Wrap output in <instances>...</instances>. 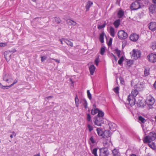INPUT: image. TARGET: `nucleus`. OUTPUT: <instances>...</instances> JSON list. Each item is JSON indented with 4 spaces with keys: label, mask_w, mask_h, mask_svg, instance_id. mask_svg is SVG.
Returning <instances> with one entry per match:
<instances>
[{
    "label": "nucleus",
    "mask_w": 156,
    "mask_h": 156,
    "mask_svg": "<svg viewBox=\"0 0 156 156\" xmlns=\"http://www.w3.org/2000/svg\"><path fill=\"white\" fill-rule=\"evenodd\" d=\"M156 139V131L150 132L149 135L145 137L143 139L144 143L148 144L151 148H154L155 141Z\"/></svg>",
    "instance_id": "1"
},
{
    "label": "nucleus",
    "mask_w": 156,
    "mask_h": 156,
    "mask_svg": "<svg viewBox=\"0 0 156 156\" xmlns=\"http://www.w3.org/2000/svg\"><path fill=\"white\" fill-rule=\"evenodd\" d=\"M136 89H133L131 92L128 96L127 101L130 106L132 107L135 104L136 99L135 98L136 96Z\"/></svg>",
    "instance_id": "2"
},
{
    "label": "nucleus",
    "mask_w": 156,
    "mask_h": 156,
    "mask_svg": "<svg viewBox=\"0 0 156 156\" xmlns=\"http://www.w3.org/2000/svg\"><path fill=\"white\" fill-rule=\"evenodd\" d=\"M155 99L151 97H148L145 101V103L148 106L149 109L153 108V105L155 102Z\"/></svg>",
    "instance_id": "3"
},
{
    "label": "nucleus",
    "mask_w": 156,
    "mask_h": 156,
    "mask_svg": "<svg viewBox=\"0 0 156 156\" xmlns=\"http://www.w3.org/2000/svg\"><path fill=\"white\" fill-rule=\"evenodd\" d=\"M94 121V124L95 125L98 126H101L102 124L104 123V118L103 117H95Z\"/></svg>",
    "instance_id": "4"
},
{
    "label": "nucleus",
    "mask_w": 156,
    "mask_h": 156,
    "mask_svg": "<svg viewBox=\"0 0 156 156\" xmlns=\"http://www.w3.org/2000/svg\"><path fill=\"white\" fill-rule=\"evenodd\" d=\"M99 156H108L109 152L108 148L102 147L99 149Z\"/></svg>",
    "instance_id": "5"
},
{
    "label": "nucleus",
    "mask_w": 156,
    "mask_h": 156,
    "mask_svg": "<svg viewBox=\"0 0 156 156\" xmlns=\"http://www.w3.org/2000/svg\"><path fill=\"white\" fill-rule=\"evenodd\" d=\"M118 37L120 39H125L128 37L127 34L125 32L124 30H120L118 33Z\"/></svg>",
    "instance_id": "6"
},
{
    "label": "nucleus",
    "mask_w": 156,
    "mask_h": 156,
    "mask_svg": "<svg viewBox=\"0 0 156 156\" xmlns=\"http://www.w3.org/2000/svg\"><path fill=\"white\" fill-rule=\"evenodd\" d=\"M147 58L150 62L154 63L156 62V54L150 53L147 56Z\"/></svg>",
    "instance_id": "7"
},
{
    "label": "nucleus",
    "mask_w": 156,
    "mask_h": 156,
    "mask_svg": "<svg viewBox=\"0 0 156 156\" xmlns=\"http://www.w3.org/2000/svg\"><path fill=\"white\" fill-rule=\"evenodd\" d=\"M145 105V100L142 97H139L137 101V107L144 108Z\"/></svg>",
    "instance_id": "8"
},
{
    "label": "nucleus",
    "mask_w": 156,
    "mask_h": 156,
    "mask_svg": "<svg viewBox=\"0 0 156 156\" xmlns=\"http://www.w3.org/2000/svg\"><path fill=\"white\" fill-rule=\"evenodd\" d=\"M149 29L152 31H154L156 30V22H152L148 24Z\"/></svg>",
    "instance_id": "9"
},
{
    "label": "nucleus",
    "mask_w": 156,
    "mask_h": 156,
    "mask_svg": "<svg viewBox=\"0 0 156 156\" xmlns=\"http://www.w3.org/2000/svg\"><path fill=\"white\" fill-rule=\"evenodd\" d=\"M109 129L110 131H114L116 129V125L113 122H109L108 123Z\"/></svg>",
    "instance_id": "10"
},
{
    "label": "nucleus",
    "mask_w": 156,
    "mask_h": 156,
    "mask_svg": "<svg viewBox=\"0 0 156 156\" xmlns=\"http://www.w3.org/2000/svg\"><path fill=\"white\" fill-rule=\"evenodd\" d=\"M149 10L151 13H155L156 12V6L152 4L149 7Z\"/></svg>",
    "instance_id": "11"
},
{
    "label": "nucleus",
    "mask_w": 156,
    "mask_h": 156,
    "mask_svg": "<svg viewBox=\"0 0 156 156\" xmlns=\"http://www.w3.org/2000/svg\"><path fill=\"white\" fill-rule=\"evenodd\" d=\"M93 4L92 2L90 1H88L87 3V4L85 6V8L86 9V11H88L91 6Z\"/></svg>",
    "instance_id": "12"
},
{
    "label": "nucleus",
    "mask_w": 156,
    "mask_h": 156,
    "mask_svg": "<svg viewBox=\"0 0 156 156\" xmlns=\"http://www.w3.org/2000/svg\"><path fill=\"white\" fill-rule=\"evenodd\" d=\"M11 55L9 54L8 51H6L4 53V57L7 62H8L10 58Z\"/></svg>",
    "instance_id": "13"
},
{
    "label": "nucleus",
    "mask_w": 156,
    "mask_h": 156,
    "mask_svg": "<svg viewBox=\"0 0 156 156\" xmlns=\"http://www.w3.org/2000/svg\"><path fill=\"white\" fill-rule=\"evenodd\" d=\"M95 68L94 65H92L89 67V69L90 74L91 75H93L95 71Z\"/></svg>",
    "instance_id": "14"
},
{
    "label": "nucleus",
    "mask_w": 156,
    "mask_h": 156,
    "mask_svg": "<svg viewBox=\"0 0 156 156\" xmlns=\"http://www.w3.org/2000/svg\"><path fill=\"white\" fill-rule=\"evenodd\" d=\"M113 156H120V154L118 149L115 148L112 151Z\"/></svg>",
    "instance_id": "15"
},
{
    "label": "nucleus",
    "mask_w": 156,
    "mask_h": 156,
    "mask_svg": "<svg viewBox=\"0 0 156 156\" xmlns=\"http://www.w3.org/2000/svg\"><path fill=\"white\" fill-rule=\"evenodd\" d=\"M111 135V134L110 133V130H105L104 131L103 138H108Z\"/></svg>",
    "instance_id": "16"
},
{
    "label": "nucleus",
    "mask_w": 156,
    "mask_h": 156,
    "mask_svg": "<svg viewBox=\"0 0 156 156\" xmlns=\"http://www.w3.org/2000/svg\"><path fill=\"white\" fill-rule=\"evenodd\" d=\"M96 130L98 135L99 136H102L103 138L104 132L100 128H97Z\"/></svg>",
    "instance_id": "17"
},
{
    "label": "nucleus",
    "mask_w": 156,
    "mask_h": 156,
    "mask_svg": "<svg viewBox=\"0 0 156 156\" xmlns=\"http://www.w3.org/2000/svg\"><path fill=\"white\" fill-rule=\"evenodd\" d=\"M144 87V85L143 83L139 82L137 84V88L139 91L142 90Z\"/></svg>",
    "instance_id": "18"
},
{
    "label": "nucleus",
    "mask_w": 156,
    "mask_h": 156,
    "mask_svg": "<svg viewBox=\"0 0 156 156\" xmlns=\"http://www.w3.org/2000/svg\"><path fill=\"white\" fill-rule=\"evenodd\" d=\"M136 2H133L130 6V8L131 10H136Z\"/></svg>",
    "instance_id": "19"
},
{
    "label": "nucleus",
    "mask_w": 156,
    "mask_h": 156,
    "mask_svg": "<svg viewBox=\"0 0 156 156\" xmlns=\"http://www.w3.org/2000/svg\"><path fill=\"white\" fill-rule=\"evenodd\" d=\"M66 23L69 25L75 26L76 23L74 20H66Z\"/></svg>",
    "instance_id": "20"
},
{
    "label": "nucleus",
    "mask_w": 156,
    "mask_h": 156,
    "mask_svg": "<svg viewBox=\"0 0 156 156\" xmlns=\"http://www.w3.org/2000/svg\"><path fill=\"white\" fill-rule=\"evenodd\" d=\"M117 16L119 18H121L124 15V11L122 10H119L117 13Z\"/></svg>",
    "instance_id": "21"
},
{
    "label": "nucleus",
    "mask_w": 156,
    "mask_h": 156,
    "mask_svg": "<svg viewBox=\"0 0 156 156\" xmlns=\"http://www.w3.org/2000/svg\"><path fill=\"white\" fill-rule=\"evenodd\" d=\"M130 54L131 55V58H133L134 59H136V49H133L132 52H130Z\"/></svg>",
    "instance_id": "22"
},
{
    "label": "nucleus",
    "mask_w": 156,
    "mask_h": 156,
    "mask_svg": "<svg viewBox=\"0 0 156 156\" xmlns=\"http://www.w3.org/2000/svg\"><path fill=\"white\" fill-rule=\"evenodd\" d=\"M113 24L116 28L118 27L120 24V19H118L115 20L113 23Z\"/></svg>",
    "instance_id": "23"
},
{
    "label": "nucleus",
    "mask_w": 156,
    "mask_h": 156,
    "mask_svg": "<svg viewBox=\"0 0 156 156\" xmlns=\"http://www.w3.org/2000/svg\"><path fill=\"white\" fill-rule=\"evenodd\" d=\"M110 34L111 36L113 37L115 36V32L114 28L112 26L110 27Z\"/></svg>",
    "instance_id": "24"
},
{
    "label": "nucleus",
    "mask_w": 156,
    "mask_h": 156,
    "mask_svg": "<svg viewBox=\"0 0 156 156\" xmlns=\"http://www.w3.org/2000/svg\"><path fill=\"white\" fill-rule=\"evenodd\" d=\"M75 101L76 107L78 108L79 107V100L78 98L77 95V94H76V97H75Z\"/></svg>",
    "instance_id": "25"
},
{
    "label": "nucleus",
    "mask_w": 156,
    "mask_h": 156,
    "mask_svg": "<svg viewBox=\"0 0 156 156\" xmlns=\"http://www.w3.org/2000/svg\"><path fill=\"white\" fill-rule=\"evenodd\" d=\"M146 120L145 119L140 116L138 117V122L140 123H144L146 122Z\"/></svg>",
    "instance_id": "26"
},
{
    "label": "nucleus",
    "mask_w": 156,
    "mask_h": 156,
    "mask_svg": "<svg viewBox=\"0 0 156 156\" xmlns=\"http://www.w3.org/2000/svg\"><path fill=\"white\" fill-rule=\"evenodd\" d=\"M105 35V34L104 32H103L102 33H101L99 37V40L100 42L101 43H103L104 42V36Z\"/></svg>",
    "instance_id": "27"
},
{
    "label": "nucleus",
    "mask_w": 156,
    "mask_h": 156,
    "mask_svg": "<svg viewBox=\"0 0 156 156\" xmlns=\"http://www.w3.org/2000/svg\"><path fill=\"white\" fill-rule=\"evenodd\" d=\"M9 75H8L6 74H5L3 76V81H6L8 83H9Z\"/></svg>",
    "instance_id": "28"
},
{
    "label": "nucleus",
    "mask_w": 156,
    "mask_h": 156,
    "mask_svg": "<svg viewBox=\"0 0 156 156\" xmlns=\"http://www.w3.org/2000/svg\"><path fill=\"white\" fill-rule=\"evenodd\" d=\"M98 115L96 117H103L104 113V112L102 111L99 110V111H98Z\"/></svg>",
    "instance_id": "29"
},
{
    "label": "nucleus",
    "mask_w": 156,
    "mask_h": 156,
    "mask_svg": "<svg viewBox=\"0 0 156 156\" xmlns=\"http://www.w3.org/2000/svg\"><path fill=\"white\" fill-rule=\"evenodd\" d=\"M53 20L55 23L58 24H59L61 22V20L58 17H54Z\"/></svg>",
    "instance_id": "30"
},
{
    "label": "nucleus",
    "mask_w": 156,
    "mask_h": 156,
    "mask_svg": "<svg viewBox=\"0 0 156 156\" xmlns=\"http://www.w3.org/2000/svg\"><path fill=\"white\" fill-rule=\"evenodd\" d=\"M99 109L98 108H96L95 109H92L91 110V114L93 115H94L98 113Z\"/></svg>",
    "instance_id": "31"
},
{
    "label": "nucleus",
    "mask_w": 156,
    "mask_h": 156,
    "mask_svg": "<svg viewBox=\"0 0 156 156\" xmlns=\"http://www.w3.org/2000/svg\"><path fill=\"white\" fill-rule=\"evenodd\" d=\"M150 74V69H149L145 68L144 71V76H148Z\"/></svg>",
    "instance_id": "32"
},
{
    "label": "nucleus",
    "mask_w": 156,
    "mask_h": 156,
    "mask_svg": "<svg viewBox=\"0 0 156 156\" xmlns=\"http://www.w3.org/2000/svg\"><path fill=\"white\" fill-rule=\"evenodd\" d=\"M124 60V58L123 56H122L119 59L118 61V63L121 66L122 65V62Z\"/></svg>",
    "instance_id": "33"
},
{
    "label": "nucleus",
    "mask_w": 156,
    "mask_h": 156,
    "mask_svg": "<svg viewBox=\"0 0 156 156\" xmlns=\"http://www.w3.org/2000/svg\"><path fill=\"white\" fill-rule=\"evenodd\" d=\"M97 150L98 149L97 148H94L92 151V154H93L94 156H98L97 154Z\"/></svg>",
    "instance_id": "34"
},
{
    "label": "nucleus",
    "mask_w": 156,
    "mask_h": 156,
    "mask_svg": "<svg viewBox=\"0 0 156 156\" xmlns=\"http://www.w3.org/2000/svg\"><path fill=\"white\" fill-rule=\"evenodd\" d=\"M134 34H131L129 37L130 39L131 40L134 41H136V39L135 37L134 36Z\"/></svg>",
    "instance_id": "35"
},
{
    "label": "nucleus",
    "mask_w": 156,
    "mask_h": 156,
    "mask_svg": "<svg viewBox=\"0 0 156 156\" xmlns=\"http://www.w3.org/2000/svg\"><path fill=\"white\" fill-rule=\"evenodd\" d=\"M119 88L117 87L113 88V90L114 92L116 94H118L119 93Z\"/></svg>",
    "instance_id": "36"
},
{
    "label": "nucleus",
    "mask_w": 156,
    "mask_h": 156,
    "mask_svg": "<svg viewBox=\"0 0 156 156\" xmlns=\"http://www.w3.org/2000/svg\"><path fill=\"white\" fill-rule=\"evenodd\" d=\"M65 41L68 45H69L71 47L73 46V43L72 42L70 41L69 40L66 39V41Z\"/></svg>",
    "instance_id": "37"
},
{
    "label": "nucleus",
    "mask_w": 156,
    "mask_h": 156,
    "mask_svg": "<svg viewBox=\"0 0 156 156\" xmlns=\"http://www.w3.org/2000/svg\"><path fill=\"white\" fill-rule=\"evenodd\" d=\"M87 128H88L89 131L90 132H91L93 129V126L90 125V124H88L87 125Z\"/></svg>",
    "instance_id": "38"
},
{
    "label": "nucleus",
    "mask_w": 156,
    "mask_h": 156,
    "mask_svg": "<svg viewBox=\"0 0 156 156\" xmlns=\"http://www.w3.org/2000/svg\"><path fill=\"white\" fill-rule=\"evenodd\" d=\"M115 51L117 54V56L119 58L120 57L121 51L120 50H119L118 48H116L115 50Z\"/></svg>",
    "instance_id": "39"
},
{
    "label": "nucleus",
    "mask_w": 156,
    "mask_h": 156,
    "mask_svg": "<svg viewBox=\"0 0 156 156\" xmlns=\"http://www.w3.org/2000/svg\"><path fill=\"white\" fill-rule=\"evenodd\" d=\"M87 120L88 122H90L91 121V116L89 113L87 114Z\"/></svg>",
    "instance_id": "40"
},
{
    "label": "nucleus",
    "mask_w": 156,
    "mask_h": 156,
    "mask_svg": "<svg viewBox=\"0 0 156 156\" xmlns=\"http://www.w3.org/2000/svg\"><path fill=\"white\" fill-rule=\"evenodd\" d=\"M127 63V64L129 66H130L133 64L134 62L133 60H129L128 61H126Z\"/></svg>",
    "instance_id": "41"
},
{
    "label": "nucleus",
    "mask_w": 156,
    "mask_h": 156,
    "mask_svg": "<svg viewBox=\"0 0 156 156\" xmlns=\"http://www.w3.org/2000/svg\"><path fill=\"white\" fill-rule=\"evenodd\" d=\"M105 51V47H101V48L100 53V54L103 55H104Z\"/></svg>",
    "instance_id": "42"
},
{
    "label": "nucleus",
    "mask_w": 156,
    "mask_h": 156,
    "mask_svg": "<svg viewBox=\"0 0 156 156\" xmlns=\"http://www.w3.org/2000/svg\"><path fill=\"white\" fill-rule=\"evenodd\" d=\"M87 97L90 100H91L92 99V96L91 94L90 93V91L89 90H87Z\"/></svg>",
    "instance_id": "43"
},
{
    "label": "nucleus",
    "mask_w": 156,
    "mask_h": 156,
    "mask_svg": "<svg viewBox=\"0 0 156 156\" xmlns=\"http://www.w3.org/2000/svg\"><path fill=\"white\" fill-rule=\"evenodd\" d=\"M90 140L92 144H94L96 143V141L94 139V137L93 136H92L90 137Z\"/></svg>",
    "instance_id": "44"
},
{
    "label": "nucleus",
    "mask_w": 156,
    "mask_h": 156,
    "mask_svg": "<svg viewBox=\"0 0 156 156\" xmlns=\"http://www.w3.org/2000/svg\"><path fill=\"white\" fill-rule=\"evenodd\" d=\"M106 26L105 23H104L103 24L101 25H99L98 26V28L99 29H101L104 28Z\"/></svg>",
    "instance_id": "45"
},
{
    "label": "nucleus",
    "mask_w": 156,
    "mask_h": 156,
    "mask_svg": "<svg viewBox=\"0 0 156 156\" xmlns=\"http://www.w3.org/2000/svg\"><path fill=\"white\" fill-rule=\"evenodd\" d=\"M83 101H84V102L83 103V105L84 107L85 108H87V101L85 99H83Z\"/></svg>",
    "instance_id": "46"
},
{
    "label": "nucleus",
    "mask_w": 156,
    "mask_h": 156,
    "mask_svg": "<svg viewBox=\"0 0 156 156\" xmlns=\"http://www.w3.org/2000/svg\"><path fill=\"white\" fill-rule=\"evenodd\" d=\"M127 44V41L126 40H124L122 41V47L124 48Z\"/></svg>",
    "instance_id": "47"
},
{
    "label": "nucleus",
    "mask_w": 156,
    "mask_h": 156,
    "mask_svg": "<svg viewBox=\"0 0 156 156\" xmlns=\"http://www.w3.org/2000/svg\"><path fill=\"white\" fill-rule=\"evenodd\" d=\"M151 47L153 50L156 49V42H154L152 43Z\"/></svg>",
    "instance_id": "48"
},
{
    "label": "nucleus",
    "mask_w": 156,
    "mask_h": 156,
    "mask_svg": "<svg viewBox=\"0 0 156 156\" xmlns=\"http://www.w3.org/2000/svg\"><path fill=\"white\" fill-rule=\"evenodd\" d=\"M12 87V86L11 85H10L9 86H2V89H7L11 87Z\"/></svg>",
    "instance_id": "49"
},
{
    "label": "nucleus",
    "mask_w": 156,
    "mask_h": 156,
    "mask_svg": "<svg viewBox=\"0 0 156 156\" xmlns=\"http://www.w3.org/2000/svg\"><path fill=\"white\" fill-rule=\"evenodd\" d=\"M137 59L138 58H140L141 55V52L140 50H139L138 51H137Z\"/></svg>",
    "instance_id": "50"
},
{
    "label": "nucleus",
    "mask_w": 156,
    "mask_h": 156,
    "mask_svg": "<svg viewBox=\"0 0 156 156\" xmlns=\"http://www.w3.org/2000/svg\"><path fill=\"white\" fill-rule=\"evenodd\" d=\"M112 38H111L109 39L108 42V46L110 47L112 45Z\"/></svg>",
    "instance_id": "51"
},
{
    "label": "nucleus",
    "mask_w": 156,
    "mask_h": 156,
    "mask_svg": "<svg viewBox=\"0 0 156 156\" xmlns=\"http://www.w3.org/2000/svg\"><path fill=\"white\" fill-rule=\"evenodd\" d=\"M99 61V58H97L95 59V63L96 65L97 66H98V65Z\"/></svg>",
    "instance_id": "52"
},
{
    "label": "nucleus",
    "mask_w": 156,
    "mask_h": 156,
    "mask_svg": "<svg viewBox=\"0 0 156 156\" xmlns=\"http://www.w3.org/2000/svg\"><path fill=\"white\" fill-rule=\"evenodd\" d=\"M7 44L6 43H0V46L1 47H5L6 46Z\"/></svg>",
    "instance_id": "53"
},
{
    "label": "nucleus",
    "mask_w": 156,
    "mask_h": 156,
    "mask_svg": "<svg viewBox=\"0 0 156 156\" xmlns=\"http://www.w3.org/2000/svg\"><path fill=\"white\" fill-rule=\"evenodd\" d=\"M120 81V83L121 84L124 85V81L122 77H120L119 78Z\"/></svg>",
    "instance_id": "54"
},
{
    "label": "nucleus",
    "mask_w": 156,
    "mask_h": 156,
    "mask_svg": "<svg viewBox=\"0 0 156 156\" xmlns=\"http://www.w3.org/2000/svg\"><path fill=\"white\" fill-rule=\"evenodd\" d=\"M47 58L46 56H42L41 58V60L42 62H44Z\"/></svg>",
    "instance_id": "55"
},
{
    "label": "nucleus",
    "mask_w": 156,
    "mask_h": 156,
    "mask_svg": "<svg viewBox=\"0 0 156 156\" xmlns=\"http://www.w3.org/2000/svg\"><path fill=\"white\" fill-rule=\"evenodd\" d=\"M69 80V82H71V83H70L71 85V86H73V87L74 82L73 81V80L71 78H70Z\"/></svg>",
    "instance_id": "56"
},
{
    "label": "nucleus",
    "mask_w": 156,
    "mask_h": 156,
    "mask_svg": "<svg viewBox=\"0 0 156 156\" xmlns=\"http://www.w3.org/2000/svg\"><path fill=\"white\" fill-rule=\"evenodd\" d=\"M17 81H18V80L17 79H15L14 80V82H13V83L11 85L12 86H13V85L16 84V83L17 82Z\"/></svg>",
    "instance_id": "57"
},
{
    "label": "nucleus",
    "mask_w": 156,
    "mask_h": 156,
    "mask_svg": "<svg viewBox=\"0 0 156 156\" xmlns=\"http://www.w3.org/2000/svg\"><path fill=\"white\" fill-rule=\"evenodd\" d=\"M66 39L65 38H62V39H60L59 40V41H60L61 43L62 44L63 42H62V40L63 41H66Z\"/></svg>",
    "instance_id": "58"
},
{
    "label": "nucleus",
    "mask_w": 156,
    "mask_h": 156,
    "mask_svg": "<svg viewBox=\"0 0 156 156\" xmlns=\"http://www.w3.org/2000/svg\"><path fill=\"white\" fill-rule=\"evenodd\" d=\"M136 108L135 107V109L133 108V110H132V113L133 114V115L134 116V113L136 112Z\"/></svg>",
    "instance_id": "59"
},
{
    "label": "nucleus",
    "mask_w": 156,
    "mask_h": 156,
    "mask_svg": "<svg viewBox=\"0 0 156 156\" xmlns=\"http://www.w3.org/2000/svg\"><path fill=\"white\" fill-rule=\"evenodd\" d=\"M51 59L55 61V62H57L58 63H60L59 60H58L57 59H55L54 58H51Z\"/></svg>",
    "instance_id": "60"
},
{
    "label": "nucleus",
    "mask_w": 156,
    "mask_h": 156,
    "mask_svg": "<svg viewBox=\"0 0 156 156\" xmlns=\"http://www.w3.org/2000/svg\"><path fill=\"white\" fill-rule=\"evenodd\" d=\"M134 83V81L133 80H132L131 81V86H133V84Z\"/></svg>",
    "instance_id": "61"
},
{
    "label": "nucleus",
    "mask_w": 156,
    "mask_h": 156,
    "mask_svg": "<svg viewBox=\"0 0 156 156\" xmlns=\"http://www.w3.org/2000/svg\"><path fill=\"white\" fill-rule=\"evenodd\" d=\"M152 2L154 4V5L156 6V0H152Z\"/></svg>",
    "instance_id": "62"
},
{
    "label": "nucleus",
    "mask_w": 156,
    "mask_h": 156,
    "mask_svg": "<svg viewBox=\"0 0 156 156\" xmlns=\"http://www.w3.org/2000/svg\"><path fill=\"white\" fill-rule=\"evenodd\" d=\"M96 106L95 104H94L93 105V108L94 109H95L96 108Z\"/></svg>",
    "instance_id": "63"
},
{
    "label": "nucleus",
    "mask_w": 156,
    "mask_h": 156,
    "mask_svg": "<svg viewBox=\"0 0 156 156\" xmlns=\"http://www.w3.org/2000/svg\"><path fill=\"white\" fill-rule=\"evenodd\" d=\"M154 86L155 88L156 89V80L155 81V82L154 83Z\"/></svg>",
    "instance_id": "64"
}]
</instances>
